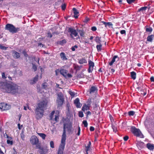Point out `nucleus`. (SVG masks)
Here are the masks:
<instances>
[{
    "label": "nucleus",
    "mask_w": 154,
    "mask_h": 154,
    "mask_svg": "<svg viewBox=\"0 0 154 154\" xmlns=\"http://www.w3.org/2000/svg\"><path fill=\"white\" fill-rule=\"evenodd\" d=\"M7 47L2 45H0V48L4 50H6L7 49Z\"/></svg>",
    "instance_id": "5fc2aeb1"
},
{
    "label": "nucleus",
    "mask_w": 154,
    "mask_h": 154,
    "mask_svg": "<svg viewBox=\"0 0 154 154\" xmlns=\"http://www.w3.org/2000/svg\"><path fill=\"white\" fill-rule=\"evenodd\" d=\"M77 31L79 33L80 36L81 37H84L85 35V32L83 29H77Z\"/></svg>",
    "instance_id": "aec40b11"
},
{
    "label": "nucleus",
    "mask_w": 154,
    "mask_h": 154,
    "mask_svg": "<svg viewBox=\"0 0 154 154\" xmlns=\"http://www.w3.org/2000/svg\"><path fill=\"white\" fill-rule=\"evenodd\" d=\"M50 147L52 148H53L54 147V142L52 141H51L50 142Z\"/></svg>",
    "instance_id": "a18cd8bd"
},
{
    "label": "nucleus",
    "mask_w": 154,
    "mask_h": 154,
    "mask_svg": "<svg viewBox=\"0 0 154 154\" xmlns=\"http://www.w3.org/2000/svg\"><path fill=\"white\" fill-rule=\"evenodd\" d=\"M32 68L34 69V71H35L37 70V67L35 64L32 63Z\"/></svg>",
    "instance_id": "49530a36"
},
{
    "label": "nucleus",
    "mask_w": 154,
    "mask_h": 154,
    "mask_svg": "<svg viewBox=\"0 0 154 154\" xmlns=\"http://www.w3.org/2000/svg\"><path fill=\"white\" fill-rule=\"evenodd\" d=\"M11 108V106L5 103H0V108L2 110H9Z\"/></svg>",
    "instance_id": "1a4fd4ad"
},
{
    "label": "nucleus",
    "mask_w": 154,
    "mask_h": 154,
    "mask_svg": "<svg viewBox=\"0 0 154 154\" xmlns=\"http://www.w3.org/2000/svg\"><path fill=\"white\" fill-rule=\"evenodd\" d=\"M131 131L134 135L137 137H139L141 138H143V136L142 134L140 129L136 128L135 126L131 127Z\"/></svg>",
    "instance_id": "39448f33"
},
{
    "label": "nucleus",
    "mask_w": 154,
    "mask_h": 154,
    "mask_svg": "<svg viewBox=\"0 0 154 154\" xmlns=\"http://www.w3.org/2000/svg\"><path fill=\"white\" fill-rule=\"evenodd\" d=\"M46 83H43L42 85V87L44 89H46L47 88V85Z\"/></svg>",
    "instance_id": "6e6d98bb"
},
{
    "label": "nucleus",
    "mask_w": 154,
    "mask_h": 154,
    "mask_svg": "<svg viewBox=\"0 0 154 154\" xmlns=\"http://www.w3.org/2000/svg\"><path fill=\"white\" fill-rule=\"evenodd\" d=\"M55 113V111H53L51 113L50 115V119L51 120L52 119L53 116Z\"/></svg>",
    "instance_id": "37998d69"
},
{
    "label": "nucleus",
    "mask_w": 154,
    "mask_h": 154,
    "mask_svg": "<svg viewBox=\"0 0 154 154\" xmlns=\"http://www.w3.org/2000/svg\"><path fill=\"white\" fill-rule=\"evenodd\" d=\"M59 116L58 115H56L55 118L54 119V120L56 121V122H57L58 121Z\"/></svg>",
    "instance_id": "bf43d9fd"
},
{
    "label": "nucleus",
    "mask_w": 154,
    "mask_h": 154,
    "mask_svg": "<svg viewBox=\"0 0 154 154\" xmlns=\"http://www.w3.org/2000/svg\"><path fill=\"white\" fill-rule=\"evenodd\" d=\"M112 127L113 129V131L114 132L116 133L117 131V128L116 127L115 125H114L112 123Z\"/></svg>",
    "instance_id": "72a5a7b5"
},
{
    "label": "nucleus",
    "mask_w": 154,
    "mask_h": 154,
    "mask_svg": "<svg viewBox=\"0 0 154 154\" xmlns=\"http://www.w3.org/2000/svg\"><path fill=\"white\" fill-rule=\"evenodd\" d=\"M135 112L133 111H131L128 112V114L129 116H133L135 114Z\"/></svg>",
    "instance_id": "c9c22d12"
},
{
    "label": "nucleus",
    "mask_w": 154,
    "mask_h": 154,
    "mask_svg": "<svg viewBox=\"0 0 154 154\" xmlns=\"http://www.w3.org/2000/svg\"><path fill=\"white\" fill-rule=\"evenodd\" d=\"M78 48V47L77 45H75L72 47L71 50L72 51H75V48Z\"/></svg>",
    "instance_id": "3c124183"
},
{
    "label": "nucleus",
    "mask_w": 154,
    "mask_h": 154,
    "mask_svg": "<svg viewBox=\"0 0 154 154\" xmlns=\"http://www.w3.org/2000/svg\"><path fill=\"white\" fill-rule=\"evenodd\" d=\"M64 101V99L63 94L61 93L58 94L56 100V102L57 104L58 107H61L62 106Z\"/></svg>",
    "instance_id": "423d86ee"
},
{
    "label": "nucleus",
    "mask_w": 154,
    "mask_h": 154,
    "mask_svg": "<svg viewBox=\"0 0 154 154\" xmlns=\"http://www.w3.org/2000/svg\"><path fill=\"white\" fill-rule=\"evenodd\" d=\"M74 13V17L76 18H78V15L79 14V12L77 11V9L75 8H73L72 9Z\"/></svg>",
    "instance_id": "412c9836"
},
{
    "label": "nucleus",
    "mask_w": 154,
    "mask_h": 154,
    "mask_svg": "<svg viewBox=\"0 0 154 154\" xmlns=\"http://www.w3.org/2000/svg\"><path fill=\"white\" fill-rule=\"evenodd\" d=\"M48 37L50 38H51L52 37V35L50 32H48Z\"/></svg>",
    "instance_id": "338daca9"
},
{
    "label": "nucleus",
    "mask_w": 154,
    "mask_h": 154,
    "mask_svg": "<svg viewBox=\"0 0 154 154\" xmlns=\"http://www.w3.org/2000/svg\"><path fill=\"white\" fill-rule=\"evenodd\" d=\"M154 37V35H148L147 38V41L149 42H152Z\"/></svg>",
    "instance_id": "393cba45"
},
{
    "label": "nucleus",
    "mask_w": 154,
    "mask_h": 154,
    "mask_svg": "<svg viewBox=\"0 0 154 154\" xmlns=\"http://www.w3.org/2000/svg\"><path fill=\"white\" fill-rule=\"evenodd\" d=\"M89 20L90 19L88 17H86L83 21L85 23H87Z\"/></svg>",
    "instance_id": "13d9d810"
},
{
    "label": "nucleus",
    "mask_w": 154,
    "mask_h": 154,
    "mask_svg": "<svg viewBox=\"0 0 154 154\" xmlns=\"http://www.w3.org/2000/svg\"><path fill=\"white\" fill-rule=\"evenodd\" d=\"M129 139V137L128 136H126L123 137V139L125 141H127Z\"/></svg>",
    "instance_id": "0e129e2a"
},
{
    "label": "nucleus",
    "mask_w": 154,
    "mask_h": 154,
    "mask_svg": "<svg viewBox=\"0 0 154 154\" xmlns=\"http://www.w3.org/2000/svg\"><path fill=\"white\" fill-rule=\"evenodd\" d=\"M91 30L93 31H95L97 30V27L95 26H94L91 27Z\"/></svg>",
    "instance_id": "052dcab7"
},
{
    "label": "nucleus",
    "mask_w": 154,
    "mask_h": 154,
    "mask_svg": "<svg viewBox=\"0 0 154 154\" xmlns=\"http://www.w3.org/2000/svg\"><path fill=\"white\" fill-rule=\"evenodd\" d=\"M112 26L113 24L111 22H108L107 26H109V27H112Z\"/></svg>",
    "instance_id": "4d7b16f0"
},
{
    "label": "nucleus",
    "mask_w": 154,
    "mask_h": 154,
    "mask_svg": "<svg viewBox=\"0 0 154 154\" xmlns=\"http://www.w3.org/2000/svg\"><path fill=\"white\" fill-rule=\"evenodd\" d=\"M66 5L65 4H64L61 5V8L63 10H64L66 8Z\"/></svg>",
    "instance_id": "864d4df0"
},
{
    "label": "nucleus",
    "mask_w": 154,
    "mask_h": 154,
    "mask_svg": "<svg viewBox=\"0 0 154 154\" xmlns=\"http://www.w3.org/2000/svg\"><path fill=\"white\" fill-rule=\"evenodd\" d=\"M48 103L47 100H44L40 101L37 104L35 111L36 118L37 120L40 119L42 118L45 110L47 107Z\"/></svg>",
    "instance_id": "f03ea898"
},
{
    "label": "nucleus",
    "mask_w": 154,
    "mask_h": 154,
    "mask_svg": "<svg viewBox=\"0 0 154 154\" xmlns=\"http://www.w3.org/2000/svg\"><path fill=\"white\" fill-rule=\"evenodd\" d=\"M128 3L129 4L134 2L136 0H126Z\"/></svg>",
    "instance_id": "603ef678"
},
{
    "label": "nucleus",
    "mask_w": 154,
    "mask_h": 154,
    "mask_svg": "<svg viewBox=\"0 0 154 154\" xmlns=\"http://www.w3.org/2000/svg\"><path fill=\"white\" fill-rule=\"evenodd\" d=\"M67 131L69 134L72 133L73 131V129L72 128V126L70 128L67 129Z\"/></svg>",
    "instance_id": "4c0bfd02"
},
{
    "label": "nucleus",
    "mask_w": 154,
    "mask_h": 154,
    "mask_svg": "<svg viewBox=\"0 0 154 154\" xmlns=\"http://www.w3.org/2000/svg\"><path fill=\"white\" fill-rule=\"evenodd\" d=\"M38 135L41 137L43 139L45 140L46 137V135L43 133H38Z\"/></svg>",
    "instance_id": "473e14b6"
},
{
    "label": "nucleus",
    "mask_w": 154,
    "mask_h": 154,
    "mask_svg": "<svg viewBox=\"0 0 154 154\" xmlns=\"http://www.w3.org/2000/svg\"><path fill=\"white\" fill-rule=\"evenodd\" d=\"M101 37H99L98 36H97L96 37L95 39V41L98 44H101Z\"/></svg>",
    "instance_id": "c85d7f7f"
},
{
    "label": "nucleus",
    "mask_w": 154,
    "mask_h": 154,
    "mask_svg": "<svg viewBox=\"0 0 154 154\" xmlns=\"http://www.w3.org/2000/svg\"><path fill=\"white\" fill-rule=\"evenodd\" d=\"M89 92L90 94H92L94 93L97 92L98 91L97 87L95 86H91L89 89Z\"/></svg>",
    "instance_id": "f8f14e48"
},
{
    "label": "nucleus",
    "mask_w": 154,
    "mask_h": 154,
    "mask_svg": "<svg viewBox=\"0 0 154 154\" xmlns=\"http://www.w3.org/2000/svg\"><path fill=\"white\" fill-rule=\"evenodd\" d=\"M2 78L3 79H6L7 77V76L5 75V72H3L2 73Z\"/></svg>",
    "instance_id": "8fccbe9b"
},
{
    "label": "nucleus",
    "mask_w": 154,
    "mask_h": 154,
    "mask_svg": "<svg viewBox=\"0 0 154 154\" xmlns=\"http://www.w3.org/2000/svg\"><path fill=\"white\" fill-rule=\"evenodd\" d=\"M130 73L131 78L133 79L134 80L136 78V73L134 71H133L131 72Z\"/></svg>",
    "instance_id": "cd10ccee"
},
{
    "label": "nucleus",
    "mask_w": 154,
    "mask_h": 154,
    "mask_svg": "<svg viewBox=\"0 0 154 154\" xmlns=\"http://www.w3.org/2000/svg\"><path fill=\"white\" fill-rule=\"evenodd\" d=\"M60 56L61 59L63 61L66 60L68 59L66 57L65 53L64 52H62L60 53Z\"/></svg>",
    "instance_id": "a211bd4d"
},
{
    "label": "nucleus",
    "mask_w": 154,
    "mask_h": 154,
    "mask_svg": "<svg viewBox=\"0 0 154 154\" xmlns=\"http://www.w3.org/2000/svg\"><path fill=\"white\" fill-rule=\"evenodd\" d=\"M148 8L147 6H144L141 7L140 8L138 9L137 12L141 11L143 13Z\"/></svg>",
    "instance_id": "5701e85b"
},
{
    "label": "nucleus",
    "mask_w": 154,
    "mask_h": 154,
    "mask_svg": "<svg viewBox=\"0 0 154 154\" xmlns=\"http://www.w3.org/2000/svg\"><path fill=\"white\" fill-rule=\"evenodd\" d=\"M91 144V142L90 141H89L88 144L87 146H86L85 150L87 154H88V151L89 150V149L90 147Z\"/></svg>",
    "instance_id": "7c9ffc66"
},
{
    "label": "nucleus",
    "mask_w": 154,
    "mask_h": 154,
    "mask_svg": "<svg viewBox=\"0 0 154 154\" xmlns=\"http://www.w3.org/2000/svg\"><path fill=\"white\" fill-rule=\"evenodd\" d=\"M74 103L77 108H80L82 106V104L79 102V99L78 98H76L74 100Z\"/></svg>",
    "instance_id": "4468645a"
},
{
    "label": "nucleus",
    "mask_w": 154,
    "mask_h": 154,
    "mask_svg": "<svg viewBox=\"0 0 154 154\" xmlns=\"http://www.w3.org/2000/svg\"><path fill=\"white\" fill-rule=\"evenodd\" d=\"M146 147L149 149L152 150L154 149V145L150 143H148L146 144Z\"/></svg>",
    "instance_id": "4be33fe9"
},
{
    "label": "nucleus",
    "mask_w": 154,
    "mask_h": 154,
    "mask_svg": "<svg viewBox=\"0 0 154 154\" xmlns=\"http://www.w3.org/2000/svg\"><path fill=\"white\" fill-rule=\"evenodd\" d=\"M36 145V147L37 149H38L40 150H41L42 148V147L41 146V144L40 143H38Z\"/></svg>",
    "instance_id": "ea45409f"
},
{
    "label": "nucleus",
    "mask_w": 154,
    "mask_h": 154,
    "mask_svg": "<svg viewBox=\"0 0 154 154\" xmlns=\"http://www.w3.org/2000/svg\"><path fill=\"white\" fill-rule=\"evenodd\" d=\"M80 131H81V130H80V127H79V126L78 128V132L77 134V135L79 136L80 135Z\"/></svg>",
    "instance_id": "680f3d73"
},
{
    "label": "nucleus",
    "mask_w": 154,
    "mask_h": 154,
    "mask_svg": "<svg viewBox=\"0 0 154 154\" xmlns=\"http://www.w3.org/2000/svg\"><path fill=\"white\" fill-rule=\"evenodd\" d=\"M12 56L14 58L18 59L20 57V54L17 52L14 51L12 53Z\"/></svg>",
    "instance_id": "dca6fc26"
},
{
    "label": "nucleus",
    "mask_w": 154,
    "mask_h": 154,
    "mask_svg": "<svg viewBox=\"0 0 154 154\" xmlns=\"http://www.w3.org/2000/svg\"><path fill=\"white\" fill-rule=\"evenodd\" d=\"M38 75H36L33 78V79L32 80H31V81H32L31 82V84H33L35 83L37 81L38 79Z\"/></svg>",
    "instance_id": "bb28decb"
},
{
    "label": "nucleus",
    "mask_w": 154,
    "mask_h": 154,
    "mask_svg": "<svg viewBox=\"0 0 154 154\" xmlns=\"http://www.w3.org/2000/svg\"><path fill=\"white\" fill-rule=\"evenodd\" d=\"M60 72L61 75L64 76L66 77L67 75L68 71L64 69H62L60 70Z\"/></svg>",
    "instance_id": "6ab92c4d"
},
{
    "label": "nucleus",
    "mask_w": 154,
    "mask_h": 154,
    "mask_svg": "<svg viewBox=\"0 0 154 154\" xmlns=\"http://www.w3.org/2000/svg\"><path fill=\"white\" fill-rule=\"evenodd\" d=\"M120 33L121 34H126V31L125 30H122L120 31Z\"/></svg>",
    "instance_id": "e2e57ef3"
},
{
    "label": "nucleus",
    "mask_w": 154,
    "mask_h": 154,
    "mask_svg": "<svg viewBox=\"0 0 154 154\" xmlns=\"http://www.w3.org/2000/svg\"><path fill=\"white\" fill-rule=\"evenodd\" d=\"M7 143L8 144H10L11 145H12L13 144L12 139V140H10L8 139L7 140Z\"/></svg>",
    "instance_id": "58836bf2"
},
{
    "label": "nucleus",
    "mask_w": 154,
    "mask_h": 154,
    "mask_svg": "<svg viewBox=\"0 0 154 154\" xmlns=\"http://www.w3.org/2000/svg\"><path fill=\"white\" fill-rule=\"evenodd\" d=\"M146 32H149L150 33H151L152 31V29L151 27L146 28Z\"/></svg>",
    "instance_id": "e433bc0d"
},
{
    "label": "nucleus",
    "mask_w": 154,
    "mask_h": 154,
    "mask_svg": "<svg viewBox=\"0 0 154 154\" xmlns=\"http://www.w3.org/2000/svg\"><path fill=\"white\" fill-rule=\"evenodd\" d=\"M40 150V154H47L48 149L47 148L42 147Z\"/></svg>",
    "instance_id": "f3484780"
},
{
    "label": "nucleus",
    "mask_w": 154,
    "mask_h": 154,
    "mask_svg": "<svg viewBox=\"0 0 154 154\" xmlns=\"http://www.w3.org/2000/svg\"><path fill=\"white\" fill-rule=\"evenodd\" d=\"M30 141L32 145H36L39 143V140L37 137L35 135H33L31 137L30 139Z\"/></svg>",
    "instance_id": "9d476101"
},
{
    "label": "nucleus",
    "mask_w": 154,
    "mask_h": 154,
    "mask_svg": "<svg viewBox=\"0 0 154 154\" xmlns=\"http://www.w3.org/2000/svg\"><path fill=\"white\" fill-rule=\"evenodd\" d=\"M89 109V107L86 104H84L82 108V110L85 111L86 110Z\"/></svg>",
    "instance_id": "2f4dec72"
},
{
    "label": "nucleus",
    "mask_w": 154,
    "mask_h": 154,
    "mask_svg": "<svg viewBox=\"0 0 154 154\" xmlns=\"http://www.w3.org/2000/svg\"><path fill=\"white\" fill-rule=\"evenodd\" d=\"M89 68L88 71L89 73H91L92 72L94 66V63L90 60L88 61Z\"/></svg>",
    "instance_id": "9b49d317"
},
{
    "label": "nucleus",
    "mask_w": 154,
    "mask_h": 154,
    "mask_svg": "<svg viewBox=\"0 0 154 154\" xmlns=\"http://www.w3.org/2000/svg\"><path fill=\"white\" fill-rule=\"evenodd\" d=\"M79 116L81 118H82L84 116V114L81 111L79 112Z\"/></svg>",
    "instance_id": "c03bdc74"
},
{
    "label": "nucleus",
    "mask_w": 154,
    "mask_h": 154,
    "mask_svg": "<svg viewBox=\"0 0 154 154\" xmlns=\"http://www.w3.org/2000/svg\"><path fill=\"white\" fill-rule=\"evenodd\" d=\"M66 141L61 140V143L58 149L57 154H63L65 145Z\"/></svg>",
    "instance_id": "6e6552de"
},
{
    "label": "nucleus",
    "mask_w": 154,
    "mask_h": 154,
    "mask_svg": "<svg viewBox=\"0 0 154 154\" xmlns=\"http://www.w3.org/2000/svg\"><path fill=\"white\" fill-rule=\"evenodd\" d=\"M150 80L152 82H154V77L153 76H151L150 78Z\"/></svg>",
    "instance_id": "774afa93"
},
{
    "label": "nucleus",
    "mask_w": 154,
    "mask_h": 154,
    "mask_svg": "<svg viewBox=\"0 0 154 154\" xmlns=\"http://www.w3.org/2000/svg\"><path fill=\"white\" fill-rule=\"evenodd\" d=\"M137 146L139 149H141L144 146V144L141 141H137L136 143Z\"/></svg>",
    "instance_id": "ddd939ff"
},
{
    "label": "nucleus",
    "mask_w": 154,
    "mask_h": 154,
    "mask_svg": "<svg viewBox=\"0 0 154 154\" xmlns=\"http://www.w3.org/2000/svg\"><path fill=\"white\" fill-rule=\"evenodd\" d=\"M69 93L70 94L72 97H74L75 96V93L71 91H69Z\"/></svg>",
    "instance_id": "79ce46f5"
},
{
    "label": "nucleus",
    "mask_w": 154,
    "mask_h": 154,
    "mask_svg": "<svg viewBox=\"0 0 154 154\" xmlns=\"http://www.w3.org/2000/svg\"><path fill=\"white\" fill-rule=\"evenodd\" d=\"M68 31L70 33V36L72 38H74L73 37L74 36L75 37L77 36L76 38V39L80 38L79 36L78 35V33L75 29L70 27L69 28Z\"/></svg>",
    "instance_id": "0eeeda50"
},
{
    "label": "nucleus",
    "mask_w": 154,
    "mask_h": 154,
    "mask_svg": "<svg viewBox=\"0 0 154 154\" xmlns=\"http://www.w3.org/2000/svg\"><path fill=\"white\" fill-rule=\"evenodd\" d=\"M83 124L84 125V126L85 127H87L88 126V123L86 120H84L82 122Z\"/></svg>",
    "instance_id": "de8ad7c7"
},
{
    "label": "nucleus",
    "mask_w": 154,
    "mask_h": 154,
    "mask_svg": "<svg viewBox=\"0 0 154 154\" xmlns=\"http://www.w3.org/2000/svg\"><path fill=\"white\" fill-rule=\"evenodd\" d=\"M96 48L98 52L101 51L102 49V45L101 44H100L99 45H97L96 46Z\"/></svg>",
    "instance_id": "c756f323"
},
{
    "label": "nucleus",
    "mask_w": 154,
    "mask_h": 154,
    "mask_svg": "<svg viewBox=\"0 0 154 154\" xmlns=\"http://www.w3.org/2000/svg\"><path fill=\"white\" fill-rule=\"evenodd\" d=\"M66 41L65 39H64L62 40L58 41L57 42V44L63 45L64 44L66 43Z\"/></svg>",
    "instance_id": "a878e982"
},
{
    "label": "nucleus",
    "mask_w": 154,
    "mask_h": 154,
    "mask_svg": "<svg viewBox=\"0 0 154 154\" xmlns=\"http://www.w3.org/2000/svg\"><path fill=\"white\" fill-rule=\"evenodd\" d=\"M22 53L23 54L24 56L25 57H27L28 56V55L27 53V52L25 50H23Z\"/></svg>",
    "instance_id": "09e8293b"
},
{
    "label": "nucleus",
    "mask_w": 154,
    "mask_h": 154,
    "mask_svg": "<svg viewBox=\"0 0 154 154\" xmlns=\"http://www.w3.org/2000/svg\"><path fill=\"white\" fill-rule=\"evenodd\" d=\"M20 87L13 82L0 81V90L2 91L13 94L18 93Z\"/></svg>",
    "instance_id": "f257e3e1"
},
{
    "label": "nucleus",
    "mask_w": 154,
    "mask_h": 154,
    "mask_svg": "<svg viewBox=\"0 0 154 154\" xmlns=\"http://www.w3.org/2000/svg\"><path fill=\"white\" fill-rule=\"evenodd\" d=\"M79 63L80 64H83L84 63H87V61L84 58H82L79 60Z\"/></svg>",
    "instance_id": "b1692460"
},
{
    "label": "nucleus",
    "mask_w": 154,
    "mask_h": 154,
    "mask_svg": "<svg viewBox=\"0 0 154 154\" xmlns=\"http://www.w3.org/2000/svg\"><path fill=\"white\" fill-rule=\"evenodd\" d=\"M4 136L5 137H6L10 140H12V138L11 137H9L6 133L4 134Z\"/></svg>",
    "instance_id": "a19ab883"
},
{
    "label": "nucleus",
    "mask_w": 154,
    "mask_h": 154,
    "mask_svg": "<svg viewBox=\"0 0 154 154\" xmlns=\"http://www.w3.org/2000/svg\"><path fill=\"white\" fill-rule=\"evenodd\" d=\"M72 126V123L69 121L63 124V131L62 135L61 140L65 141L66 139V129H68Z\"/></svg>",
    "instance_id": "7ed1b4c3"
},
{
    "label": "nucleus",
    "mask_w": 154,
    "mask_h": 154,
    "mask_svg": "<svg viewBox=\"0 0 154 154\" xmlns=\"http://www.w3.org/2000/svg\"><path fill=\"white\" fill-rule=\"evenodd\" d=\"M20 137L22 139V140H24V138H25V135H24V132L23 131H22L21 133L20 134Z\"/></svg>",
    "instance_id": "f704fd0d"
},
{
    "label": "nucleus",
    "mask_w": 154,
    "mask_h": 154,
    "mask_svg": "<svg viewBox=\"0 0 154 154\" xmlns=\"http://www.w3.org/2000/svg\"><path fill=\"white\" fill-rule=\"evenodd\" d=\"M82 67V66H79L78 65H77L75 66V68L77 70H79L80 69V68L81 67Z\"/></svg>",
    "instance_id": "69168bd1"
},
{
    "label": "nucleus",
    "mask_w": 154,
    "mask_h": 154,
    "mask_svg": "<svg viewBox=\"0 0 154 154\" xmlns=\"http://www.w3.org/2000/svg\"><path fill=\"white\" fill-rule=\"evenodd\" d=\"M5 29L12 33H16L20 30L19 28L15 27L13 24L10 23L6 25Z\"/></svg>",
    "instance_id": "20e7f679"
},
{
    "label": "nucleus",
    "mask_w": 154,
    "mask_h": 154,
    "mask_svg": "<svg viewBox=\"0 0 154 154\" xmlns=\"http://www.w3.org/2000/svg\"><path fill=\"white\" fill-rule=\"evenodd\" d=\"M117 58V61H118L119 60V58L117 55L114 56L112 58L111 61L109 63V65L111 66L113 65V63L116 61V59Z\"/></svg>",
    "instance_id": "2eb2a0df"
}]
</instances>
